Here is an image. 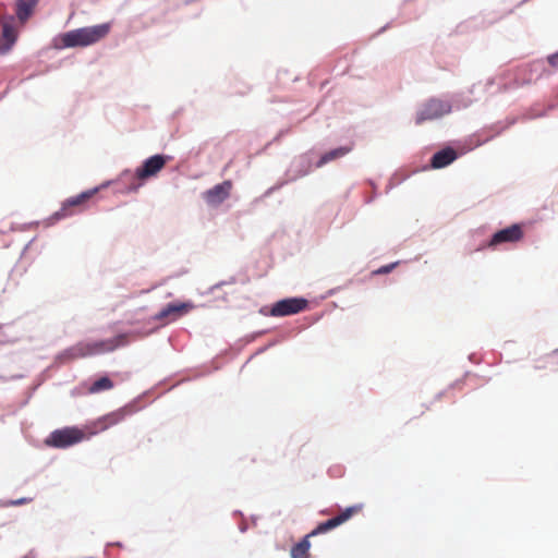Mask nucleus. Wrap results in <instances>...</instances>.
<instances>
[{
	"label": "nucleus",
	"instance_id": "8",
	"mask_svg": "<svg viewBox=\"0 0 558 558\" xmlns=\"http://www.w3.org/2000/svg\"><path fill=\"white\" fill-rule=\"evenodd\" d=\"M129 411L125 408L118 409L116 411H112L96 421L92 422L88 426L89 433L92 435L105 432L108 428L121 423L126 417Z\"/></svg>",
	"mask_w": 558,
	"mask_h": 558
},
{
	"label": "nucleus",
	"instance_id": "11",
	"mask_svg": "<svg viewBox=\"0 0 558 558\" xmlns=\"http://www.w3.org/2000/svg\"><path fill=\"white\" fill-rule=\"evenodd\" d=\"M95 192L96 190L86 191L76 196L68 198L62 204L60 210L54 213L53 217L56 219H63L65 217L72 216L75 213L74 208L81 207L83 204H85L95 194Z\"/></svg>",
	"mask_w": 558,
	"mask_h": 558
},
{
	"label": "nucleus",
	"instance_id": "18",
	"mask_svg": "<svg viewBox=\"0 0 558 558\" xmlns=\"http://www.w3.org/2000/svg\"><path fill=\"white\" fill-rule=\"evenodd\" d=\"M313 535L314 531L308 533L301 542H299L291 548L292 558H308V551L311 548V543L308 538Z\"/></svg>",
	"mask_w": 558,
	"mask_h": 558
},
{
	"label": "nucleus",
	"instance_id": "19",
	"mask_svg": "<svg viewBox=\"0 0 558 558\" xmlns=\"http://www.w3.org/2000/svg\"><path fill=\"white\" fill-rule=\"evenodd\" d=\"M397 263H392V264H389V265H385V266H381L379 269H377L375 271V274H388L395 267H396Z\"/></svg>",
	"mask_w": 558,
	"mask_h": 558
},
{
	"label": "nucleus",
	"instance_id": "12",
	"mask_svg": "<svg viewBox=\"0 0 558 558\" xmlns=\"http://www.w3.org/2000/svg\"><path fill=\"white\" fill-rule=\"evenodd\" d=\"M232 190V182L230 180L223 181L220 184L215 185L213 189L204 193V198L207 204L211 206L220 205L226 201Z\"/></svg>",
	"mask_w": 558,
	"mask_h": 558
},
{
	"label": "nucleus",
	"instance_id": "21",
	"mask_svg": "<svg viewBox=\"0 0 558 558\" xmlns=\"http://www.w3.org/2000/svg\"><path fill=\"white\" fill-rule=\"evenodd\" d=\"M556 353H558V350L556 351Z\"/></svg>",
	"mask_w": 558,
	"mask_h": 558
},
{
	"label": "nucleus",
	"instance_id": "5",
	"mask_svg": "<svg viewBox=\"0 0 558 558\" xmlns=\"http://www.w3.org/2000/svg\"><path fill=\"white\" fill-rule=\"evenodd\" d=\"M85 439V433L77 427H65L50 434L46 444L56 448H66Z\"/></svg>",
	"mask_w": 558,
	"mask_h": 558
},
{
	"label": "nucleus",
	"instance_id": "7",
	"mask_svg": "<svg viewBox=\"0 0 558 558\" xmlns=\"http://www.w3.org/2000/svg\"><path fill=\"white\" fill-rule=\"evenodd\" d=\"M523 236L524 231L522 226L514 223L494 233L487 246L497 247L505 243H518L523 239Z\"/></svg>",
	"mask_w": 558,
	"mask_h": 558
},
{
	"label": "nucleus",
	"instance_id": "2",
	"mask_svg": "<svg viewBox=\"0 0 558 558\" xmlns=\"http://www.w3.org/2000/svg\"><path fill=\"white\" fill-rule=\"evenodd\" d=\"M130 337V333H120L107 340L94 342H80L73 348H71V354L73 357H86L90 355L112 352L120 347L129 344Z\"/></svg>",
	"mask_w": 558,
	"mask_h": 558
},
{
	"label": "nucleus",
	"instance_id": "9",
	"mask_svg": "<svg viewBox=\"0 0 558 558\" xmlns=\"http://www.w3.org/2000/svg\"><path fill=\"white\" fill-rule=\"evenodd\" d=\"M194 308L191 302L169 303L155 315V320L170 323L187 314Z\"/></svg>",
	"mask_w": 558,
	"mask_h": 558
},
{
	"label": "nucleus",
	"instance_id": "10",
	"mask_svg": "<svg viewBox=\"0 0 558 558\" xmlns=\"http://www.w3.org/2000/svg\"><path fill=\"white\" fill-rule=\"evenodd\" d=\"M362 509H363L362 505H354V506L348 507L347 509L341 511V513H339L338 515L327 520L324 523L318 524L316 526V534L326 533V532L339 526L340 524L344 523L353 515L360 513L362 511Z\"/></svg>",
	"mask_w": 558,
	"mask_h": 558
},
{
	"label": "nucleus",
	"instance_id": "20",
	"mask_svg": "<svg viewBox=\"0 0 558 558\" xmlns=\"http://www.w3.org/2000/svg\"><path fill=\"white\" fill-rule=\"evenodd\" d=\"M547 61L551 66L558 68V51L554 54L548 56Z\"/></svg>",
	"mask_w": 558,
	"mask_h": 558
},
{
	"label": "nucleus",
	"instance_id": "1",
	"mask_svg": "<svg viewBox=\"0 0 558 558\" xmlns=\"http://www.w3.org/2000/svg\"><path fill=\"white\" fill-rule=\"evenodd\" d=\"M110 32V24L82 27L62 34L59 37L60 48L86 47L105 38Z\"/></svg>",
	"mask_w": 558,
	"mask_h": 558
},
{
	"label": "nucleus",
	"instance_id": "15",
	"mask_svg": "<svg viewBox=\"0 0 558 558\" xmlns=\"http://www.w3.org/2000/svg\"><path fill=\"white\" fill-rule=\"evenodd\" d=\"M38 0H17L16 1V16L21 23H25L32 15Z\"/></svg>",
	"mask_w": 558,
	"mask_h": 558
},
{
	"label": "nucleus",
	"instance_id": "17",
	"mask_svg": "<svg viewBox=\"0 0 558 558\" xmlns=\"http://www.w3.org/2000/svg\"><path fill=\"white\" fill-rule=\"evenodd\" d=\"M352 150L351 146H343L339 148H335L326 154H324L319 160L316 162V167H322L332 160L342 158L347 154H349Z\"/></svg>",
	"mask_w": 558,
	"mask_h": 558
},
{
	"label": "nucleus",
	"instance_id": "14",
	"mask_svg": "<svg viewBox=\"0 0 558 558\" xmlns=\"http://www.w3.org/2000/svg\"><path fill=\"white\" fill-rule=\"evenodd\" d=\"M457 158V153L452 148H445L437 151L430 161V165L434 169L444 168L454 161Z\"/></svg>",
	"mask_w": 558,
	"mask_h": 558
},
{
	"label": "nucleus",
	"instance_id": "13",
	"mask_svg": "<svg viewBox=\"0 0 558 558\" xmlns=\"http://www.w3.org/2000/svg\"><path fill=\"white\" fill-rule=\"evenodd\" d=\"M13 21V17H10V21H4L2 24V40L3 43H0V54L7 53L12 46L16 41V31L11 24Z\"/></svg>",
	"mask_w": 558,
	"mask_h": 558
},
{
	"label": "nucleus",
	"instance_id": "3",
	"mask_svg": "<svg viewBox=\"0 0 558 558\" xmlns=\"http://www.w3.org/2000/svg\"><path fill=\"white\" fill-rule=\"evenodd\" d=\"M169 159L170 157L165 155H154L147 158L143 162L142 167L136 169L134 175H131L129 172L123 173L122 178H131L128 191L136 192L142 186V182L156 177L163 169Z\"/></svg>",
	"mask_w": 558,
	"mask_h": 558
},
{
	"label": "nucleus",
	"instance_id": "4",
	"mask_svg": "<svg viewBox=\"0 0 558 558\" xmlns=\"http://www.w3.org/2000/svg\"><path fill=\"white\" fill-rule=\"evenodd\" d=\"M451 111L449 102L438 98H430L424 102L416 113L415 123L422 124L426 121L439 119Z\"/></svg>",
	"mask_w": 558,
	"mask_h": 558
},
{
	"label": "nucleus",
	"instance_id": "16",
	"mask_svg": "<svg viewBox=\"0 0 558 558\" xmlns=\"http://www.w3.org/2000/svg\"><path fill=\"white\" fill-rule=\"evenodd\" d=\"M114 387L113 381L108 376H101L95 381H93L87 388L86 391L90 395L100 393L102 391L111 390Z\"/></svg>",
	"mask_w": 558,
	"mask_h": 558
},
{
	"label": "nucleus",
	"instance_id": "6",
	"mask_svg": "<svg viewBox=\"0 0 558 558\" xmlns=\"http://www.w3.org/2000/svg\"><path fill=\"white\" fill-rule=\"evenodd\" d=\"M307 304V300L302 298L283 299L272 305L270 315L281 317L298 314L304 311Z\"/></svg>",
	"mask_w": 558,
	"mask_h": 558
}]
</instances>
